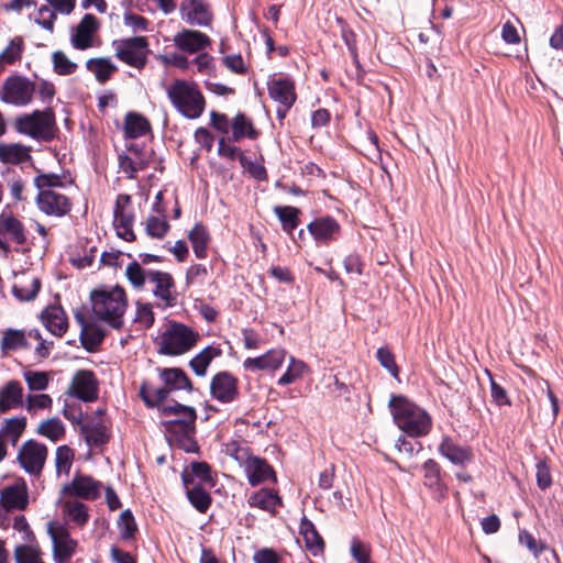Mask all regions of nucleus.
I'll list each match as a JSON object with an SVG mask.
<instances>
[{
	"mask_svg": "<svg viewBox=\"0 0 563 563\" xmlns=\"http://www.w3.org/2000/svg\"><path fill=\"white\" fill-rule=\"evenodd\" d=\"M390 411L395 423L400 430L412 438L429 433L432 420L429 413L406 397L393 396L389 400Z\"/></svg>",
	"mask_w": 563,
	"mask_h": 563,
	"instance_id": "nucleus-1",
	"label": "nucleus"
},
{
	"mask_svg": "<svg viewBox=\"0 0 563 563\" xmlns=\"http://www.w3.org/2000/svg\"><path fill=\"white\" fill-rule=\"evenodd\" d=\"M125 276L136 289H142L145 283L152 284L154 286L153 295L162 300L166 307L176 303L175 284L169 273L145 269L134 261L126 266Z\"/></svg>",
	"mask_w": 563,
	"mask_h": 563,
	"instance_id": "nucleus-2",
	"label": "nucleus"
},
{
	"mask_svg": "<svg viewBox=\"0 0 563 563\" xmlns=\"http://www.w3.org/2000/svg\"><path fill=\"white\" fill-rule=\"evenodd\" d=\"M92 312L96 318L119 329L123 323L126 309V296L123 288L115 286L91 292Z\"/></svg>",
	"mask_w": 563,
	"mask_h": 563,
	"instance_id": "nucleus-3",
	"label": "nucleus"
},
{
	"mask_svg": "<svg viewBox=\"0 0 563 563\" xmlns=\"http://www.w3.org/2000/svg\"><path fill=\"white\" fill-rule=\"evenodd\" d=\"M173 106L188 119L199 118L205 110V98L197 84L177 79L166 88Z\"/></svg>",
	"mask_w": 563,
	"mask_h": 563,
	"instance_id": "nucleus-4",
	"label": "nucleus"
},
{
	"mask_svg": "<svg viewBox=\"0 0 563 563\" xmlns=\"http://www.w3.org/2000/svg\"><path fill=\"white\" fill-rule=\"evenodd\" d=\"M197 331L179 322H170L156 342L158 352L164 355H181L190 351L198 342Z\"/></svg>",
	"mask_w": 563,
	"mask_h": 563,
	"instance_id": "nucleus-5",
	"label": "nucleus"
},
{
	"mask_svg": "<svg viewBox=\"0 0 563 563\" xmlns=\"http://www.w3.org/2000/svg\"><path fill=\"white\" fill-rule=\"evenodd\" d=\"M35 185L40 190L36 203L41 211L48 216L62 217L70 210L69 199L54 189L60 185L56 175H40L35 178Z\"/></svg>",
	"mask_w": 563,
	"mask_h": 563,
	"instance_id": "nucleus-6",
	"label": "nucleus"
},
{
	"mask_svg": "<svg viewBox=\"0 0 563 563\" xmlns=\"http://www.w3.org/2000/svg\"><path fill=\"white\" fill-rule=\"evenodd\" d=\"M19 133L38 141H51L55 136V114L51 109L35 110L30 114H23L15 120Z\"/></svg>",
	"mask_w": 563,
	"mask_h": 563,
	"instance_id": "nucleus-7",
	"label": "nucleus"
},
{
	"mask_svg": "<svg viewBox=\"0 0 563 563\" xmlns=\"http://www.w3.org/2000/svg\"><path fill=\"white\" fill-rule=\"evenodd\" d=\"M46 531L52 541L54 562L68 563L76 552L77 541L70 537L67 527L58 520L48 521Z\"/></svg>",
	"mask_w": 563,
	"mask_h": 563,
	"instance_id": "nucleus-8",
	"label": "nucleus"
},
{
	"mask_svg": "<svg viewBox=\"0 0 563 563\" xmlns=\"http://www.w3.org/2000/svg\"><path fill=\"white\" fill-rule=\"evenodd\" d=\"M115 56L123 63L142 69L147 62L150 53L148 42L145 36H134L113 42Z\"/></svg>",
	"mask_w": 563,
	"mask_h": 563,
	"instance_id": "nucleus-9",
	"label": "nucleus"
},
{
	"mask_svg": "<svg viewBox=\"0 0 563 563\" xmlns=\"http://www.w3.org/2000/svg\"><path fill=\"white\" fill-rule=\"evenodd\" d=\"M47 448L34 440L24 442L19 449L16 460L20 466L32 476H40L47 459Z\"/></svg>",
	"mask_w": 563,
	"mask_h": 563,
	"instance_id": "nucleus-10",
	"label": "nucleus"
},
{
	"mask_svg": "<svg viewBox=\"0 0 563 563\" xmlns=\"http://www.w3.org/2000/svg\"><path fill=\"white\" fill-rule=\"evenodd\" d=\"M34 92L35 86L31 80L14 76L4 81L0 97L5 103L23 107L32 101Z\"/></svg>",
	"mask_w": 563,
	"mask_h": 563,
	"instance_id": "nucleus-11",
	"label": "nucleus"
},
{
	"mask_svg": "<svg viewBox=\"0 0 563 563\" xmlns=\"http://www.w3.org/2000/svg\"><path fill=\"white\" fill-rule=\"evenodd\" d=\"M102 484L89 475L77 474L71 482L63 487V493L69 497L93 500L101 494Z\"/></svg>",
	"mask_w": 563,
	"mask_h": 563,
	"instance_id": "nucleus-12",
	"label": "nucleus"
},
{
	"mask_svg": "<svg viewBox=\"0 0 563 563\" xmlns=\"http://www.w3.org/2000/svg\"><path fill=\"white\" fill-rule=\"evenodd\" d=\"M180 15L190 25L209 26L213 14L205 0H184L179 7Z\"/></svg>",
	"mask_w": 563,
	"mask_h": 563,
	"instance_id": "nucleus-13",
	"label": "nucleus"
},
{
	"mask_svg": "<svg viewBox=\"0 0 563 563\" xmlns=\"http://www.w3.org/2000/svg\"><path fill=\"white\" fill-rule=\"evenodd\" d=\"M210 393L213 399L222 404L232 402L239 395L238 379L228 372H220L211 379Z\"/></svg>",
	"mask_w": 563,
	"mask_h": 563,
	"instance_id": "nucleus-14",
	"label": "nucleus"
},
{
	"mask_svg": "<svg viewBox=\"0 0 563 563\" xmlns=\"http://www.w3.org/2000/svg\"><path fill=\"white\" fill-rule=\"evenodd\" d=\"M175 46L186 53L196 54L211 45L210 37L197 30L184 29L174 35Z\"/></svg>",
	"mask_w": 563,
	"mask_h": 563,
	"instance_id": "nucleus-15",
	"label": "nucleus"
},
{
	"mask_svg": "<svg viewBox=\"0 0 563 563\" xmlns=\"http://www.w3.org/2000/svg\"><path fill=\"white\" fill-rule=\"evenodd\" d=\"M69 394L84 401H92L98 397V382L91 371H78L71 380Z\"/></svg>",
	"mask_w": 563,
	"mask_h": 563,
	"instance_id": "nucleus-16",
	"label": "nucleus"
},
{
	"mask_svg": "<svg viewBox=\"0 0 563 563\" xmlns=\"http://www.w3.org/2000/svg\"><path fill=\"white\" fill-rule=\"evenodd\" d=\"M241 466L252 486H257L266 481H276L274 470L264 459L251 454Z\"/></svg>",
	"mask_w": 563,
	"mask_h": 563,
	"instance_id": "nucleus-17",
	"label": "nucleus"
},
{
	"mask_svg": "<svg viewBox=\"0 0 563 563\" xmlns=\"http://www.w3.org/2000/svg\"><path fill=\"white\" fill-rule=\"evenodd\" d=\"M0 495L1 503L8 510H23L29 504L27 486L22 479L4 485Z\"/></svg>",
	"mask_w": 563,
	"mask_h": 563,
	"instance_id": "nucleus-18",
	"label": "nucleus"
},
{
	"mask_svg": "<svg viewBox=\"0 0 563 563\" xmlns=\"http://www.w3.org/2000/svg\"><path fill=\"white\" fill-rule=\"evenodd\" d=\"M286 351L284 349H273L265 354L257 357H247L243 362V367L246 371H276L278 369L286 358Z\"/></svg>",
	"mask_w": 563,
	"mask_h": 563,
	"instance_id": "nucleus-19",
	"label": "nucleus"
},
{
	"mask_svg": "<svg viewBox=\"0 0 563 563\" xmlns=\"http://www.w3.org/2000/svg\"><path fill=\"white\" fill-rule=\"evenodd\" d=\"M267 90L269 97L279 104L292 107L296 102L295 82L288 77L269 79Z\"/></svg>",
	"mask_w": 563,
	"mask_h": 563,
	"instance_id": "nucleus-20",
	"label": "nucleus"
},
{
	"mask_svg": "<svg viewBox=\"0 0 563 563\" xmlns=\"http://www.w3.org/2000/svg\"><path fill=\"white\" fill-rule=\"evenodd\" d=\"M307 229L317 243L328 244L335 240L340 233L341 227L336 220L331 217H321L311 221Z\"/></svg>",
	"mask_w": 563,
	"mask_h": 563,
	"instance_id": "nucleus-21",
	"label": "nucleus"
},
{
	"mask_svg": "<svg viewBox=\"0 0 563 563\" xmlns=\"http://www.w3.org/2000/svg\"><path fill=\"white\" fill-rule=\"evenodd\" d=\"M99 29V22L92 14H86L71 35V44L77 49L93 46V35Z\"/></svg>",
	"mask_w": 563,
	"mask_h": 563,
	"instance_id": "nucleus-22",
	"label": "nucleus"
},
{
	"mask_svg": "<svg viewBox=\"0 0 563 563\" xmlns=\"http://www.w3.org/2000/svg\"><path fill=\"white\" fill-rule=\"evenodd\" d=\"M40 289L41 280L35 274L24 272L15 276L12 290L18 299L22 301L33 300Z\"/></svg>",
	"mask_w": 563,
	"mask_h": 563,
	"instance_id": "nucleus-23",
	"label": "nucleus"
},
{
	"mask_svg": "<svg viewBox=\"0 0 563 563\" xmlns=\"http://www.w3.org/2000/svg\"><path fill=\"white\" fill-rule=\"evenodd\" d=\"M439 452L443 457L459 466H464L473 459L472 451L468 448L457 444L450 437L442 439L439 445Z\"/></svg>",
	"mask_w": 563,
	"mask_h": 563,
	"instance_id": "nucleus-24",
	"label": "nucleus"
},
{
	"mask_svg": "<svg viewBox=\"0 0 563 563\" xmlns=\"http://www.w3.org/2000/svg\"><path fill=\"white\" fill-rule=\"evenodd\" d=\"M23 406V386L18 380H9L0 388V412Z\"/></svg>",
	"mask_w": 563,
	"mask_h": 563,
	"instance_id": "nucleus-25",
	"label": "nucleus"
},
{
	"mask_svg": "<svg viewBox=\"0 0 563 563\" xmlns=\"http://www.w3.org/2000/svg\"><path fill=\"white\" fill-rule=\"evenodd\" d=\"M158 374L159 378L169 391L192 389L190 379L180 368H158Z\"/></svg>",
	"mask_w": 563,
	"mask_h": 563,
	"instance_id": "nucleus-26",
	"label": "nucleus"
},
{
	"mask_svg": "<svg viewBox=\"0 0 563 563\" xmlns=\"http://www.w3.org/2000/svg\"><path fill=\"white\" fill-rule=\"evenodd\" d=\"M0 233L9 235L16 244H23L26 241L24 227L12 212L0 213Z\"/></svg>",
	"mask_w": 563,
	"mask_h": 563,
	"instance_id": "nucleus-27",
	"label": "nucleus"
},
{
	"mask_svg": "<svg viewBox=\"0 0 563 563\" xmlns=\"http://www.w3.org/2000/svg\"><path fill=\"white\" fill-rule=\"evenodd\" d=\"M26 427V419L24 417H14L5 419L0 429V440L4 443V448L8 444L15 445L24 432Z\"/></svg>",
	"mask_w": 563,
	"mask_h": 563,
	"instance_id": "nucleus-28",
	"label": "nucleus"
},
{
	"mask_svg": "<svg viewBox=\"0 0 563 563\" xmlns=\"http://www.w3.org/2000/svg\"><path fill=\"white\" fill-rule=\"evenodd\" d=\"M44 327L54 335L62 336L68 327L64 311L57 307H51L42 312Z\"/></svg>",
	"mask_w": 563,
	"mask_h": 563,
	"instance_id": "nucleus-29",
	"label": "nucleus"
},
{
	"mask_svg": "<svg viewBox=\"0 0 563 563\" xmlns=\"http://www.w3.org/2000/svg\"><path fill=\"white\" fill-rule=\"evenodd\" d=\"M29 332L22 330L7 329L2 332L1 351L3 354L30 347Z\"/></svg>",
	"mask_w": 563,
	"mask_h": 563,
	"instance_id": "nucleus-30",
	"label": "nucleus"
},
{
	"mask_svg": "<svg viewBox=\"0 0 563 563\" xmlns=\"http://www.w3.org/2000/svg\"><path fill=\"white\" fill-rule=\"evenodd\" d=\"M280 504L282 499L278 494L268 488L260 489L249 498V505L251 507H256L268 512H275Z\"/></svg>",
	"mask_w": 563,
	"mask_h": 563,
	"instance_id": "nucleus-31",
	"label": "nucleus"
},
{
	"mask_svg": "<svg viewBox=\"0 0 563 563\" xmlns=\"http://www.w3.org/2000/svg\"><path fill=\"white\" fill-rule=\"evenodd\" d=\"M222 351L220 347L214 345H208L200 351L190 362L189 366L197 376H206L207 369L211 362L221 355Z\"/></svg>",
	"mask_w": 563,
	"mask_h": 563,
	"instance_id": "nucleus-32",
	"label": "nucleus"
},
{
	"mask_svg": "<svg viewBox=\"0 0 563 563\" xmlns=\"http://www.w3.org/2000/svg\"><path fill=\"white\" fill-rule=\"evenodd\" d=\"M62 510L68 521L82 527L89 519L88 507L77 499H66L62 504Z\"/></svg>",
	"mask_w": 563,
	"mask_h": 563,
	"instance_id": "nucleus-33",
	"label": "nucleus"
},
{
	"mask_svg": "<svg viewBox=\"0 0 563 563\" xmlns=\"http://www.w3.org/2000/svg\"><path fill=\"white\" fill-rule=\"evenodd\" d=\"M423 471L424 485L433 489L440 497H443L446 494V486L442 482L439 464L429 459L423 464Z\"/></svg>",
	"mask_w": 563,
	"mask_h": 563,
	"instance_id": "nucleus-34",
	"label": "nucleus"
},
{
	"mask_svg": "<svg viewBox=\"0 0 563 563\" xmlns=\"http://www.w3.org/2000/svg\"><path fill=\"white\" fill-rule=\"evenodd\" d=\"M151 131V124L145 117L140 113L130 112L125 115L124 133L125 136L137 139Z\"/></svg>",
	"mask_w": 563,
	"mask_h": 563,
	"instance_id": "nucleus-35",
	"label": "nucleus"
},
{
	"mask_svg": "<svg viewBox=\"0 0 563 563\" xmlns=\"http://www.w3.org/2000/svg\"><path fill=\"white\" fill-rule=\"evenodd\" d=\"M81 433L89 446H101L109 441L108 429L100 422L84 423L80 427Z\"/></svg>",
	"mask_w": 563,
	"mask_h": 563,
	"instance_id": "nucleus-36",
	"label": "nucleus"
},
{
	"mask_svg": "<svg viewBox=\"0 0 563 563\" xmlns=\"http://www.w3.org/2000/svg\"><path fill=\"white\" fill-rule=\"evenodd\" d=\"M86 67L100 84H104L118 70V67L107 57L90 58Z\"/></svg>",
	"mask_w": 563,
	"mask_h": 563,
	"instance_id": "nucleus-37",
	"label": "nucleus"
},
{
	"mask_svg": "<svg viewBox=\"0 0 563 563\" xmlns=\"http://www.w3.org/2000/svg\"><path fill=\"white\" fill-rule=\"evenodd\" d=\"M300 533L303 537L307 549L311 551L313 555L322 552L324 545L323 540L313 523L306 518L301 520Z\"/></svg>",
	"mask_w": 563,
	"mask_h": 563,
	"instance_id": "nucleus-38",
	"label": "nucleus"
},
{
	"mask_svg": "<svg viewBox=\"0 0 563 563\" xmlns=\"http://www.w3.org/2000/svg\"><path fill=\"white\" fill-rule=\"evenodd\" d=\"M274 213L282 223L283 230L289 234L298 227L300 210L290 206H276Z\"/></svg>",
	"mask_w": 563,
	"mask_h": 563,
	"instance_id": "nucleus-39",
	"label": "nucleus"
},
{
	"mask_svg": "<svg viewBox=\"0 0 563 563\" xmlns=\"http://www.w3.org/2000/svg\"><path fill=\"white\" fill-rule=\"evenodd\" d=\"M191 242L192 250L198 258H203L207 255V247L209 243V234L207 229L197 223L188 234Z\"/></svg>",
	"mask_w": 563,
	"mask_h": 563,
	"instance_id": "nucleus-40",
	"label": "nucleus"
},
{
	"mask_svg": "<svg viewBox=\"0 0 563 563\" xmlns=\"http://www.w3.org/2000/svg\"><path fill=\"white\" fill-rule=\"evenodd\" d=\"M29 157L27 148L21 144H0V159L3 163L20 164Z\"/></svg>",
	"mask_w": 563,
	"mask_h": 563,
	"instance_id": "nucleus-41",
	"label": "nucleus"
},
{
	"mask_svg": "<svg viewBox=\"0 0 563 563\" xmlns=\"http://www.w3.org/2000/svg\"><path fill=\"white\" fill-rule=\"evenodd\" d=\"M232 139L233 141H240L244 137L253 139L255 137V130L251 120H249L244 114L239 113L234 117L232 123Z\"/></svg>",
	"mask_w": 563,
	"mask_h": 563,
	"instance_id": "nucleus-42",
	"label": "nucleus"
},
{
	"mask_svg": "<svg viewBox=\"0 0 563 563\" xmlns=\"http://www.w3.org/2000/svg\"><path fill=\"white\" fill-rule=\"evenodd\" d=\"M16 563H45L43 552L37 545L22 544L14 549Z\"/></svg>",
	"mask_w": 563,
	"mask_h": 563,
	"instance_id": "nucleus-43",
	"label": "nucleus"
},
{
	"mask_svg": "<svg viewBox=\"0 0 563 563\" xmlns=\"http://www.w3.org/2000/svg\"><path fill=\"white\" fill-rule=\"evenodd\" d=\"M37 432L53 442L59 441L65 434V427L58 418H51L43 421Z\"/></svg>",
	"mask_w": 563,
	"mask_h": 563,
	"instance_id": "nucleus-44",
	"label": "nucleus"
},
{
	"mask_svg": "<svg viewBox=\"0 0 563 563\" xmlns=\"http://www.w3.org/2000/svg\"><path fill=\"white\" fill-rule=\"evenodd\" d=\"M133 214L129 213H119L114 214L113 224L117 230V234L119 238L125 241H133L135 239V234L132 230L133 225Z\"/></svg>",
	"mask_w": 563,
	"mask_h": 563,
	"instance_id": "nucleus-45",
	"label": "nucleus"
},
{
	"mask_svg": "<svg viewBox=\"0 0 563 563\" xmlns=\"http://www.w3.org/2000/svg\"><path fill=\"white\" fill-rule=\"evenodd\" d=\"M306 371L307 365L302 361L290 356L286 372L278 379V385H289L296 382L302 377Z\"/></svg>",
	"mask_w": 563,
	"mask_h": 563,
	"instance_id": "nucleus-46",
	"label": "nucleus"
},
{
	"mask_svg": "<svg viewBox=\"0 0 563 563\" xmlns=\"http://www.w3.org/2000/svg\"><path fill=\"white\" fill-rule=\"evenodd\" d=\"M23 378L31 391H42L48 387L51 377L46 372L27 369L23 372Z\"/></svg>",
	"mask_w": 563,
	"mask_h": 563,
	"instance_id": "nucleus-47",
	"label": "nucleus"
},
{
	"mask_svg": "<svg viewBox=\"0 0 563 563\" xmlns=\"http://www.w3.org/2000/svg\"><path fill=\"white\" fill-rule=\"evenodd\" d=\"M23 40L20 36H15L9 43V45L0 53V65H11L19 60L22 56Z\"/></svg>",
	"mask_w": 563,
	"mask_h": 563,
	"instance_id": "nucleus-48",
	"label": "nucleus"
},
{
	"mask_svg": "<svg viewBox=\"0 0 563 563\" xmlns=\"http://www.w3.org/2000/svg\"><path fill=\"white\" fill-rule=\"evenodd\" d=\"M168 230L166 216H150L145 221V231L151 238L162 239Z\"/></svg>",
	"mask_w": 563,
	"mask_h": 563,
	"instance_id": "nucleus-49",
	"label": "nucleus"
},
{
	"mask_svg": "<svg viewBox=\"0 0 563 563\" xmlns=\"http://www.w3.org/2000/svg\"><path fill=\"white\" fill-rule=\"evenodd\" d=\"M168 393L169 390L165 386L152 388L148 385L143 384L140 388V395L148 407H155L163 402L167 398Z\"/></svg>",
	"mask_w": 563,
	"mask_h": 563,
	"instance_id": "nucleus-50",
	"label": "nucleus"
},
{
	"mask_svg": "<svg viewBox=\"0 0 563 563\" xmlns=\"http://www.w3.org/2000/svg\"><path fill=\"white\" fill-rule=\"evenodd\" d=\"M187 496L191 505L200 512H205L211 504L210 495L199 486L188 488Z\"/></svg>",
	"mask_w": 563,
	"mask_h": 563,
	"instance_id": "nucleus-51",
	"label": "nucleus"
},
{
	"mask_svg": "<svg viewBox=\"0 0 563 563\" xmlns=\"http://www.w3.org/2000/svg\"><path fill=\"white\" fill-rule=\"evenodd\" d=\"M133 322L137 324L139 329H148L154 323V312L150 303H136V311Z\"/></svg>",
	"mask_w": 563,
	"mask_h": 563,
	"instance_id": "nucleus-52",
	"label": "nucleus"
},
{
	"mask_svg": "<svg viewBox=\"0 0 563 563\" xmlns=\"http://www.w3.org/2000/svg\"><path fill=\"white\" fill-rule=\"evenodd\" d=\"M52 405L53 399L47 394H30L25 399V409L32 413L42 409H51Z\"/></svg>",
	"mask_w": 563,
	"mask_h": 563,
	"instance_id": "nucleus-53",
	"label": "nucleus"
},
{
	"mask_svg": "<svg viewBox=\"0 0 563 563\" xmlns=\"http://www.w3.org/2000/svg\"><path fill=\"white\" fill-rule=\"evenodd\" d=\"M53 65H54V70L58 74V75H70L76 71L77 69V64L71 62L64 52H55L53 53Z\"/></svg>",
	"mask_w": 563,
	"mask_h": 563,
	"instance_id": "nucleus-54",
	"label": "nucleus"
},
{
	"mask_svg": "<svg viewBox=\"0 0 563 563\" xmlns=\"http://www.w3.org/2000/svg\"><path fill=\"white\" fill-rule=\"evenodd\" d=\"M74 460V452L67 445L58 446L56 450L55 464L57 473L67 474L70 470Z\"/></svg>",
	"mask_w": 563,
	"mask_h": 563,
	"instance_id": "nucleus-55",
	"label": "nucleus"
},
{
	"mask_svg": "<svg viewBox=\"0 0 563 563\" xmlns=\"http://www.w3.org/2000/svg\"><path fill=\"white\" fill-rule=\"evenodd\" d=\"M224 452L227 455L233 457L240 464V466L252 454L250 448L245 443L239 441H230L227 443Z\"/></svg>",
	"mask_w": 563,
	"mask_h": 563,
	"instance_id": "nucleus-56",
	"label": "nucleus"
},
{
	"mask_svg": "<svg viewBox=\"0 0 563 563\" xmlns=\"http://www.w3.org/2000/svg\"><path fill=\"white\" fill-rule=\"evenodd\" d=\"M120 534L123 539L129 540L133 538L136 531V523L130 510H124L118 521Z\"/></svg>",
	"mask_w": 563,
	"mask_h": 563,
	"instance_id": "nucleus-57",
	"label": "nucleus"
},
{
	"mask_svg": "<svg viewBox=\"0 0 563 563\" xmlns=\"http://www.w3.org/2000/svg\"><path fill=\"white\" fill-rule=\"evenodd\" d=\"M82 346L88 351H93L102 342L103 334L92 328H84L80 333Z\"/></svg>",
	"mask_w": 563,
	"mask_h": 563,
	"instance_id": "nucleus-58",
	"label": "nucleus"
},
{
	"mask_svg": "<svg viewBox=\"0 0 563 563\" xmlns=\"http://www.w3.org/2000/svg\"><path fill=\"white\" fill-rule=\"evenodd\" d=\"M163 413L169 415L175 413L183 418L185 423H194L196 420V411L192 407L176 404L174 406H163Z\"/></svg>",
	"mask_w": 563,
	"mask_h": 563,
	"instance_id": "nucleus-59",
	"label": "nucleus"
},
{
	"mask_svg": "<svg viewBox=\"0 0 563 563\" xmlns=\"http://www.w3.org/2000/svg\"><path fill=\"white\" fill-rule=\"evenodd\" d=\"M395 448L398 450L399 453L410 459L421 451L422 445L419 441L409 440L401 435L396 441Z\"/></svg>",
	"mask_w": 563,
	"mask_h": 563,
	"instance_id": "nucleus-60",
	"label": "nucleus"
},
{
	"mask_svg": "<svg viewBox=\"0 0 563 563\" xmlns=\"http://www.w3.org/2000/svg\"><path fill=\"white\" fill-rule=\"evenodd\" d=\"M377 360L380 365L386 368L394 377L398 376V366L395 362L394 355L387 347H379L377 350Z\"/></svg>",
	"mask_w": 563,
	"mask_h": 563,
	"instance_id": "nucleus-61",
	"label": "nucleus"
},
{
	"mask_svg": "<svg viewBox=\"0 0 563 563\" xmlns=\"http://www.w3.org/2000/svg\"><path fill=\"white\" fill-rule=\"evenodd\" d=\"M55 19H56V13L52 9V7L42 5L37 11V16H36L35 21L43 29L52 32L54 29Z\"/></svg>",
	"mask_w": 563,
	"mask_h": 563,
	"instance_id": "nucleus-62",
	"label": "nucleus"
},
{
	"mask_svg": "<svg viewBox=\"0 0 563 563\" xmlns=\"http://www.w3.org/2000/svg\"><path fill=\"white\" fill-rule=\"evenodd\" d=\"M223 65L232 73L244 75L247 71L246 64L240 54L227 55L222 58Z\"/></svg>",
	"mask_w": 563,
	"mask_h": 563,
	"instance_id": "nucleus-63",
	"label": "nucleus"
},
{
	"mask_svg": "<svg viewBox=\"0 0 563 563\" xmlns=\"http://www.w3.org/2000/svg\"><path fill=\"white\" fill-rule=\"evenodd\" d=\"M119 166L129 178H134L135 174L142 170V164L135 163L133 161V156H130V154H122L119 156Z\"/></svg>",
	"mask_w": 563,
	"mask_h": 563,
	"instance_id": "nucleus-64",
	"label": "nucleus"
}]
</instances>
